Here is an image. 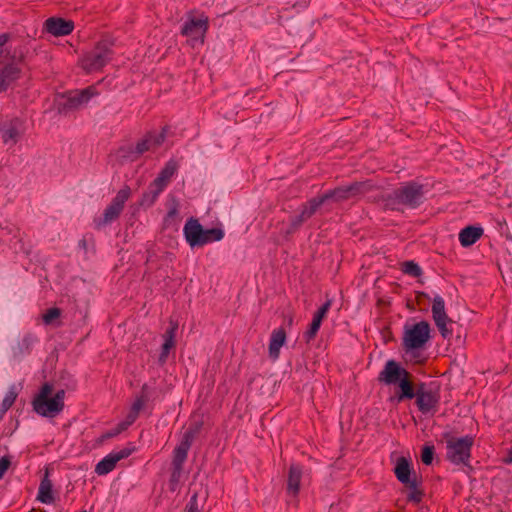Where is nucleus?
Masks as SVG:
<instances>
[{
    "label": "nucleus",
    "mask_w": 512,
    "mask_h": 512,
    "mask_svg": "<svg viewBox=\"0 0 512 512\" xmlns=\"http://www.w3.org/2000/svg\"><path fill=\"white\" fill-rule=\"evenodd\" d=\"M6 89V81L4 72L0 74V92Z\"/></svg>",
    "instance_id": "45"
},
{
    "label": "nucleus",
    "mask_w": 512,
    "mask_h": 512,
    "mask_svg": "<svg viewBox=\"0 0 512 512\" xmlns=\"http://www.w3.org/2000/svg\"><path fill=\"white\" fill-rule=\"evenodd\" d=\"M409 375V371L400 367V365L394 361L389 360L386 362L383 370L379 373L378 381L386 385L397 384L399 381Z\"/></svg>",
    "instance_id": "14"
},
{
    "label": "nucleus",
    "mask_w": 512,
    "mask_h": 512,
    "mask_svg": "<svg viewBox=\"0 0 512 512\" xmlns=\"http://www.w3.org/2000/svg\"><path fill=\"white\" fill-rule=\"evenodd\" d=\"M53 385L45 383L34 397V412L53 418L64 408L65 391L59 390L53 396Z\"/></svg>",
    "instance_id": "2"
},
{
    "label": "nucleus",
    "mask_w": 512,
    "mask_h": 512,
    "mask_svg": "<svg viewBox=\"0 0 512 512\" xmlns=\"http://www.w3.org/2000/svg\"><path fill=\"white\" fill-rule=\"evenodd\" d=\"M202 424L197 423L193 427H189L183 434L180 444L174 449L172 465L183 468V464L187 459L188 451L192 445L195 436L199 433Z\"/></svg>",
    "instance_id": "8"
},
{
    "label": "nucleus",
    "mask_w": 512,
    "mask_h": 512,
    "mask_svg": "<svg viewBox=\"0 0 512 512\" xmlns=\"http://www.w3.org/2000/svg\"><path fill=\"white\" fill-rule=\"evenodd\" d=\"M185 511L186 512H200V510L198 508V496H197V494H194L190 498V501L187 504Z\"/></svg>",
    "instance_id": "41"
},
{
    "label": "nucleus",
    "mask_w": 512,
    "mask_h": 512,
    "mask_svg": "<svg viewBox=\"0 0 512 512\" xmlns=\"http://www.w3.org/2000/svg\"><path fill=\"white\" fill-rule=\"evenodd\" d=\"M130 195L131 190L128 186L120 189L111 203L105 208L103 217L96 222L97 227L100 228L118 219Z\"/></svg>",
    "instance_id": "7"
},
{
    "label": "nucleus",
    "mask_w": 512,
    "mask_h": 512,
    "mask_svg": "<svg viewBox=\"0 0 512 512\" xmlns=\"http://www.w3.org/2000/svg\"><path fill=\"white\" fill-rule=\"evenodd\" d=\"M43 30L53 36H66L74 30V22L60 17H50L44 22Z\"/></svg>",
    "instance_id": "15"
},
{
    "label": "nucleus",
    "mask_w": 512,
    "mask_h": 512,
    "mask_svg": "<svg viewBox=\"0 0 512 512\" xmlns=\"http://www.w3.org/2000/svg\"><path fill=\"white\" fill-rule=\"evenodd\" d=\"M179 222V203L175 198L171 199L170 207L164 218L165 226L176 225Z\"/></svg>",
    "instance_id": "30"
},
{
    "label": "nucleus",
    "mask_w": 512,
    "mask_h": 512,
    "mask_svg": "<svg viewBox=\"0 0 512 512\" xmlns=\"http://www.w3.org/2000/svg\"><path fill=\"white\" fill-rule=\"evenodd\" d=\"M17 391L15 387H11L10 390L6 393L1 406H0V420L3 415L11 408L17 398Z\"/></svg>",
    "instance_id": "31"
},
{
    "label": "nucleus",
    "mask_w": 512,
    "mask_h": 512,
    "mask_svg": "<svg viewBox=\"0 0 512 512\" xmlns=\"http://www.w3.org/2000/svg\"><path fill=\"white\" fill-rule=\"evenodd\" d=\"M483 235V229L480 227L468 226L459 233V241L463 247L473 245Z\"/></svg>",
    "instance_id": "25"
},
{
    "label": "nucleus",
    "mask_w": 512,
    "mask_h": 512,
    "mask_svg": "<svg viewBox=\"0 0 512 512\" xmlns=\"http://www.w3.org/2000/svg\"><path fill=\"white\" fill-rule=\"evenodd\" d=\"M420 484H421V482L418 479L415 481V486L405 485V487L410 490V492L407 495L408 501L413 502L415 504H418L422 501L424 492L420 488Z\"/></svg>",
    "instance_id": "32"
},
{
    "label": "nucleus",
    "mask_w": 512,
    "mask_h": 512,
    "mask_svg": "<svg viewBox=\"0 0 512 512\" xmlns=\"http://www.w3.org/2000/svg\"><path fill=\"white\" fill-rule=\"evenodd\" d=\"M182 469H183L182 467L173 466V471H172L171 477H170V489L172 491H175L177 488V485L180 481V477L182 474Z\"/></svg>",
    "instance_id": "38"
},
{
    "label": "nucleus",
    "mask_w": 512,
    "mask_h": 512,
    "mask_svg": "<svg viewBox=\"0 0 512 512\" xmlns=\"http://www.w3.org/2000/svg\"><path fill=\"white\" fill-rule=\"evenodd\" d=\"M168 185V182L164 181L161 177L157 176L154 181L150 184L151 189V200L150 203H154L157 199L158 195L165 189Z\"/></svg>",
    "instance_id": "34"
},
{
    "label": "nucleus",
    "mask_w": 512,
    "mask_h": 512,
    "mask_svg": "<svg viewBox=\"0 0 512 512\" xmlns=\"http://www.w3.org/2000/svg\"><path fill=\"white\" fill-rule=\"evenodd\" d=\"M287 324H288V326H291V325L293 324V317H292V316H290V317L288 318V320H287Z\"/></svg>",
    "instance_id": "47"
},
{
    "label": "nucleus",
    "mask_w": 512,
    "mask_h": 512,
    "mask_svg": "<svg viewBox=\"0 0 512 512\" xmlns=\"http://www.w3.org/2000/svg\"><path fill=\"white\" fill-rule=\"evenodd\" d=\"M208 24L209 20L206 16H202L199 19L189 16V20L181 29V34L190 37L192 40H199L203 43L208 30Z\"/></svg>",
    "instance_id": "10"
},
{
    "label": "nucleus",
    "mask_w": 512,
    "mask_h": 512,
    "mask_svg": "<svg viewBox=\"0 0 512 512\" xmlns=\"http://www.w3.org/2000/svg\"><path fill=\"white\" fill-rule=\"evenodd\" d=\"M133 448L125 447L119 451L112 452L105 456L100 462L95 466V473L98 475H106L110 473L117 465V463L125 458H128L132 452Z\"/></svg>",
    "instance_id": "13"
},
{
    "label": "nucleus",
    "mask_w": 512,
    "mask_h": 512,
    "mask_svg": "<svg viewBox=\"0 0 512 512\" xmlns=\"http://www.w3.org/2000/svg\"><path fill=\"white\" fill-rule=\"evenodd\" d=\"M432 317L441 336L449 338L452 335V330L448 328V324L452 323V320L448 317L444 300L440 296H435L433 299Z\"/></svg>",
    "instance_id": "9"
},
{
    "label": "nucleus",
    "mask_w": 512,
    "mask_h": 512,
    "mask_svg": "<svg viewBox=\"0 0 512 512\" xmlns=\"http://www.w3.org/2000/svg\"><path fill=\"white\" fill-rule=\"evenodd\" d=\"M186 241L191 247L203 246V227L197 219L190 218L184 226Z\"/></svg>",
    "instance_id": "19"
},
{
    "label": "nucleus",
    "mask_w": 512,
    "mask_h": 512,
    "mask_svg": "<svg viewBox=\"0 0 512 512\" xmlns=\"http://www.w3.org/2000/svg\"><path fill=\"white\" fill-rule=\"evenodd\" d=\"M146 404V398L144 396H140L136 398L134 403L132 404L130 411L126 415L125 420L123 421L128 427L132 425L139 416L140 411Z\"/></svg>",
    "instance_id": "29"
},
{
    "label": "nucleus",
    "mask_w": 512,
    "mask_h": 512,
    "mask_svg": "<svg viewBox=\"0 0 512 512\" xmlns=\"http://www.w3.org/2000/svg\"><path fill=\"white\" fill-rule=\"evenodd\" d=\"M401 270L403 273L413 277H419L422 274V270L418 264L414 261H405L401 264Z\"/></svg>",
    "instance_id": "36"
},
{
    "label": "nucleus",
    "mask_w": 512,
    "mask_h": 512,
    "mask_svg": "<svg viewBox=\"0 0 512 512\" xmlns=\"http://www.w3.org/2000/svg\"><path fill=\"white\" fill-rule=\"evenodd\" d=\"M9 35L4 33L0 35V54L2 53V47L8 42Z\"/></svg>",
    "instance_id": "43"
},
{
    "label": "nucleus",
    "mask_w": 512,
    "mask_h": 512,
    "mask_svg": "<svg viewBox=\"0 0 512 512\" xmlns=\"http://www.w3.org/2000/svg\"><path fill=\"white\" fill-rule=\"evenodd\" d=\"M50 468L46 467L44 471L43 478L41 479L37 499L45 504H51L54 502V494H53V484L49 479Z\"/></svg>",
    "instance_id": "21"
},
{
    "label": "nucleus",
    "mask_w": 512,
    "mask_h": 512,
    "mask_svg": "<svg viewBox=\"0 0 512 512\" xmlns=\"http://www.w3.org/2000/svg\"><path fill=\"white\" fill-rule=\"evenodd\" d=\"M394 474L397 480L405 485L415 486V481L418 477L415 473H412L410 463L406 457H399L396 461L394 468Z\"/></svg>",
    "instance_id": "18"
},
{
    "label": "nucleus",
    "mask_w": 512,
    "mask_h": 512,
    "mask_svg": "<svg viewBox=\"0 0 512 512\" xmlns=\"http://www.w3.org/2000/svg\"><path fill=\"white\" fill-rule=\"evenodd\" d=\"M330 307H331V300H327L314 314L312 322H311L308 330L304 333V337H305L307 343H309L316 337V335L320 329L322 320L328 313Z\"/></svg>",
    "instance_id": "20"
},
{
    "label": "nucleus",
    "mask_w": 512,
    "mask_h": 512,
    "mask_svg": "<svg viewBox=\"0 0 512 512\" xmlns=\"http://www.w3.org/2000/svg\"><path fill=\"white\" fill-rule=\"evenodd\" d=\"M429 339L430 325L427 321H420L405 328L402 341L403 350L410 354L415 363L422 364L425 362V358H420L419 350L426 345Z\"/></svg>",
    "instance_id": "1"
},
{
    "label": "nucleus",
    "mask_w": 512,
    "mask_h": 512,
    "mask_svg": "<svg viewBox=\"0 0 512 512\" xmlns=\"http://www.w3.org/2000/svg\"><path fill=\"white\" fill-rule=\"evenodd\" d=\"M412 374L409 372L408 376L403 377L399 381L400 393L397 395L398 401H402L404 399H412L416 395V384L412 381Z\"/></svg>",
    "instance_id": "27"
},
{
    "label": "nucleus",
    "mask_w": 512,
    "mask_h": 512,
    "mask_svg": "<svg viewBox=\"0 0 512 512\" xmlns=\"http://www.w3.org/2000/svg\"><path fill=\"white\" fill-rule=\"evenodd\" d=\"M416 405L420 412L428 414L437 410L440 395L437 389H433L426 383L416 384Z\"/></svg>",
    "instance_id": "6"
},
{
    "label": "nucleus",
    "mask_w": 512,
    "mask_h": 512,
    "mask_svg": "<svg viewBox=\"0 0 512 512\" xmlns=\"http://www.w3.org/2000/svg\"><path fill=\"white\" fill-rule=\"evenodd\" d=\"M60 315H61V310L57 307H53V308L48 309L42 315V320H43L44 324L50 325V324H53L54 321L59 319Z\"/></svg>",
    "instance_id": "37"
},
{
    "label": "nucleus",
    "mask_w": 512,
    "mask_h": 512,
    "mask_svg": "<svg viewBox=\"0 0 512 512\" xmlns=\"http://www.w3.org/2000/svg\"><path fill=\"white\" fill-rule=\"evenodd\" d=\"M28 512H32V510L28 511Z\"/></svg>",
    "instance_id": "49"
},
{
    "label": "nucleus",
    "mask_w": 512,
    "mask_h": 512,
    "mask_svg": "<svg viewBox=\"0 0 512 512\" xmlns=\"http://www.w3.org/2000/svg\"><path fill=\"white\" fill-rule=\"evenodd\" d=\"M423 198V185L409 182L396 189L392 195L386 198V207L398 210L397 205L402 204L411 208L417 207Z\"/></svg>",
    "instance_id": "5"
},
{
    "label": "nucleus",
    "mask_w": 512,
    "mask_h": 512,
    "mask_svg": "<svg viewBox=\"0 0 512 512\" xmlns=\"http://www.w3.org/2000/svg\"><path fill=\"white\" fill-rule=\"evenodd\" d=\"M506 462L507 463H511L512 462V448L508 452V458L506 459Z\"/></svg>",
    "instance_id": "46"
},
{
    "label": "nucleus",
    "mask_w": 512,
    "mask_h": 512,
    "mask_svg": "<svg viewBox=\"0 0 512 512\" xmlns=\"http://www.w3.org/2000/svg\"><path fill=\"white\" fill-rule=\"evenodd\" d=\"M286 342V331L284 328H278L274 330L270 337L269 343V356L272 359H277L280 355V348Z\"/></svg>",
    "instance_id": "23"
},
{
    "label": "nucleus",
    "mask_w": 512,
    "mask_h": 512,
    "mask_svg": "<svg viewBox=\"0 0 512 512\" xmlns=\"http://www.w3.org/2000/svg\"><path fill=\"white\" fill-rule=\"evenodd\" d=\"M11 465L10 458L4 456L0 459V480L3 478L4 474L7 472Z\"/></svg>",
    "instance_id": "42"
},
{
    "label": "nucleus",
    "mask_w": 512,
    "mask_h": 512,
    "mask_svg": "<svg viewBox=\"0 0 512 512\" xmlns=\"http://www.w3.org/2000/svg\"><path fill=\"white\" fill-rule=\"evenodd\" d=\"M178 328L177 323L171 322V327L164 333V343L162 345L161 354L159 356V362L164 364L168 358L169 352L175 347V334Z\"/></svg>",
    "instance_id": "24"
},
{
    "label": "nucleus",
    "mask_w": 512,
    "mask_h": 512,
    "mask_svg": "<svg viewBox=\"0 0 512 512\" xmlns=\"http://www.w3.org/2000/svg\"><path fill=\"white\" fill-rule=\"evenodd\" d=\"M317 199L318 201H321V205H323L328 200H333L335 202L347 201L351 199V195L347 186H340L318 196Z\"/></svg>",
    "instance_id": "26"
},
{
    "label": "nucleus",
    "mask_w": 512,
    "mask_h": 512,
    "mask_svg": "<svg viewBox=\"0 0 512 512\" xmlns=\"http://www.w3.org/2000/svg\"><path fill=\"white\" fill-rule=\"evenodd\" d=\"M302 468L299 465L292 464L289 468L287 479V493L297 496L300 491V483L302 478Z\"/></svg>",
    "instance_id": "22"
},
{
    "label": "nucleus",
    "mask_w": 512,
    "mask_h": 512,
    "mask_svg": "<svg viewBox=\"0 0 512 512\" xmlns=\"http://www.w3.org/2000/svg\"><path fill=\"white\" fill-rule=\"evenodd\" d=\"M80 512H86V511H85V510H83V511H80Z\"/></svg>",
    "instance_id": "48"
},
{
    "label": "nucleus",
    "mask_w": 512,
    "mask_h": 512,
    "mask_svg": "<svg viewBox=\"0 0 512 512\" xmlns=\"http://www.w3.org/2000/svg\"><path fill=\"white\" fill-rule=\"evenodd\" d=\"M223 237H224V232L222 229L211 228V229H207V230L203 229V236L201 238L203 240V245H205L210 242L219 241Z\"/></svg>",
    "instance_id": "33"
},
{
    "label": "nucleus",
    "mask_w": 512,
    "mask_h": 512,
    "mask_svg": "<svg viewBox=\"0 0 512 512\" xmlns=\"http://www.w3.org/2000/svg\"><path fill=\"white\" fill-rule=\"evenodd\" d=\"M434 455V447L433 446H425L422 450L421 459L425 465H430L433 460Z\"/></svg>",
    "instance_id": "39"
},
{
    "label": "nucleus",
    "mask_w": 512,
    "mask_h": 512,
    "mask_svg": "<svg viewBox=\"0 0 512 512\" xmlns=\"http://www.w3.org/2000/svg\"><path fill=\"white\" fill-rule=\"evenodd\" d=\"M166 127L162 129L159 134L153 132L147 133L135 146V153L139 156L145 152L157 149L166 138Z\"/></svg>",
    "instance_id": "16"
},
{
    "label": "nucleus",
    "mask_w": 512,
    "mask_h": 512,
    "mask_svg": "<svg viewBox=\"0 0 512 512\" xmlns=\"http://www.w3.org/2000/svg\"><path fill=\"white\" fill-rule=\"evenodd\" d=\"M347 187L351 195V198L363 196L366 193L371 192L375 189V185L370 180L353 182Z\"/></svg>",
    "instance_id": "28"
},
{
    "label": "nucleus",
    "mask_w": 512,
    "mask_h": 512,
    "mask_svg": "<svg viewBox=\"0 0 512 512\" xmlns=\"http://www.w3.org/2000/svg\"><path fill=\"white\" fill-rule=\"evenodd\" d=\"M321 206V201H318L317 197L311 198L305 204L301 206V212L298 216H295L291 219L289 228L286 231V234H292L296 232L302 224L310 219Z\"/></svg>",
    "instance_id": "11"
},
{
    "label": "nucleus",
    "mask_w": 512,
    "mask_h": 512,
    "mask_svg": "<svg viewBox=\"0 0 512 512\" xmlns=\"http://www.w3.org/2000/svg\"><path fill=\"white\" fill-rule=\"evenodd\" d=\"M23 132V123L19 119H13L0 125V139L9 147L17 143Z\"/></svg>",
    "instance_id": "12"
},
{
    "label": "nucleus",
    "mask_w": 512,
    "mask_h": 512,
    "mask_svg": "<svg viewBox=\"0 0 512 512\" xmlns=\"http://www.w3.org/2000/svg\"><path fill=\"white\" fill-rule=\"evenodd\" d=\"M443 438L446 443V459L456 465H469L474 437L470 435L455 437L445 433Z\"/></svg>",
    "instance_id": "3"
},
{
    "label": "nucleus",
    "mask_w": 512,
    "mask_h": 512,
    "mask_svg": "<svg viewBox=\"0 0 512 512\" xmlns=\"http://www.w3.org/2000/svg\"><path fill=\"white\" fill-rule=\"evenodd\" d=\"M97 94L94 86H89L83 90L71 91L67 94L65 106L70 109H77L86 103Z\"/></svg>",
    "instance_id": "17"
},
{
    "label": "nucleus",
    "mask_w": 512,
    "mask_h": 512,
    "mask_svg": "<svg viewBox=\"0 0 512 512\" xmlns=\"http://www.w3.org/2000/svg\"><path fill=\"white\" fill-rule=\"evenodd\" d=\"M113 57L112 43L99 41L95 47L79 60L80 67L87 73L100 71Z\"/></svg>",
    "instance_id": "4"
},
{
    "label": "nucleus",
    "mask_w": 512,
    "mask_h": 512,
    "mask_svg": "<svg viewBox=\"0 0 512 512\" xmlns=\"http://www.w3.org/2000/svg\"><path fill=\"white\" fill-rule=\"evenodd\" d=\"M127 428H128V426L124 422H120L116 425V427H114L113 429L108 431L105 435H103V438L115 437V436L119 435L120 433H122L123 431H125Z\"/></svg>",
    "instance_id": "40"
},
{
    "label": "nucleus",
    "mask_w": 512,
    "mask_h": 512,
    "mask_svg": "<svg viewBox=\"0 0 512 512\" xmlns=\"http://www.w3.org/2000/svg\"><path fill=\"white\" fill-rule=\"evenodd\" d=\"M426 298H429V296L425 292H416V301L418 304L421 303L422 299Z\"/></svg>",
    "instance_id": "44"
},
{
    "label": "nucleus",
    "mask_w": 512,
    "mask_h": 512,
    "mask_svg": "<svg viewBox=\"0 0 512 512\" xmlns=\"http://www.w3.org/2000/svg\"><path fill=\"white\" fill-rule=\"evenodd\" d=\"M178 169V164L176 161L174 160H169L164 168L160 171V173L158 174L159 177H161L162 179H164V181L166 182H170L172 176L175 174V172L177 171Z\"/></svg>",
    "instance_id": "35"
}]
</instances>
